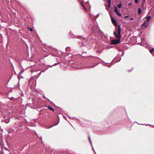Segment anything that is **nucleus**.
Masks as SVG:
<instances>
[{
    "label": "nucleus",
    "mask_w": 154,
    "mask_h": 154,
    "mask_svg": "<svg viewBox=\"0 0 154 154\" xmlns=\"http://www.w3.org/2000/svg\"><path fill=\"white\" fill-rule=\"evenodd\" d=\"M122 6V4L121 3H120L118 5L117 7L119 8H120Z\"/></svg>",
    "instance_id": "9b49d317"
},
{
    "label": "nucleus",
    "mask_w": 154,
    "mask_h": 154,
    "mask_svg": "<svg viewBox=\"0 0 154 154\" xmlns=\"http://www.w3.org/2000/svg\"><path fill=\"white\" fill-rule=\"evenodd\" d=\"M87 3H89V1H88L87 2Z\"/></svg>",
    "instance_id": "bb28decb"
},
{
    "label": "nucleus",
    "mask_w": 154,
    "mask_h": 154,
    "mask_svg": "<svg viewBox=\"0 0 154 154\" xmlns=\"http://www.w3.org/2000/svg\"><path fill=\"white\" fill-rule=\"evenodd\" d=\"M28 28L30 31H33V29L31 27H28Z\"/></svg>",
    "instance_id": "dca6fc26"
},
{
    "label": "nucleus",
    "mask_w": 154,
    "mask_h": 154,
    "mask_svg": "<svg viewBox=\"0 0 154 154\" xmlns=\"http://www.w3.org/2000/svg\"><path fill=\"white\" fill-rule=\"evenodd\" d=\"M143 0L144 1H145V0Z\"/></svg>",
    "instance_id": "c756f323"
},
{
    "label": "nucleus",
    "mask_w": 154,
    "mask_h": 154,
    "mask_svg": "<svg viewBox=\"0 0 154 154\" xmlns=\"http://www.w3.org/2000/svg\"><path fill=\"white\" fill-rule=\"evenodd\" d=\"M131 3H129V5H131Z\"/></svg>",
    "instance_id": "c85d7f7f"
},
{
    "label": "nucleus",
    "mask_w": 154,
    "mask_h": 154,
    "mask_svg": "<svg viewBox=\"0 0 154 154\" xmlns=\"http://www.w3.org/2000/svg\"><path fill=\"white\" fill-rule=\"evenodd\" d=\"M111 0H108V6L107 5L106 6V8L107 10H108L110 8V6L111 5Z\"/></svg>",
    "instance_id": "f03ea898"
},
{
    "label": "nucleus",
    "mask_w": 154,
    "mask_h": 154,
    "mask_svg": "<svg viewBox=\"0 0 154 154\" xmlns=\"http://www.w3.org/2000/svg\"><path fill=\"white\" fill-rule=\"evenodd\" d=\"M116 13L117 14V15H118L119 16H122L121 14L119 12H117Z\"/></svg>",
    "instance_id": "ddd939ff"
},
{
    "label": "nucleus",
    "mask_w": 154,
    "mask_h": 154,
    "mask_svg": "<svg viewBox=\"0 0 154 154\" xmlns=\"http://www.w3.org/2000/svg\"><path fill=\"white\" fill-rule=\"evenodd\" d=\"M91 146H92V149H93V151H94V149L93 148V147H92V145H91Z\"/></svg>",
    "instance_id": "b1692460"
},
{
    "label": "nucleus",
    "mask_w": 154,
    "mask_h": 154,
    "mask_svg": "<svg viewBox=\"0 0 154 154\" xmlns=\"http://www.w3.org/2000/svg\"><path fill=\"white\" fill-rule=\"evenodd\" d=\"M94 66H95V65H92L91 66H89L88 67H86L85 68H93V67H94Z\"/></svg>",
    "instance_id": "4468645a"
},
{
    "label": "nucleus",
    "mask_w": 154,
    "mask_h": 154,
    "mask_svg": "<svg viewBox=\"0 0 154 154\" xmlns=\"http://www.w3.org/2000/svg\"><path fill=\"white\" fill-rule=\"evenodd\" d=\"M146 19L147 21H146L147 22H149L150 21V20L151 19V17L150 16H148L147 17Z\"/></svg>",
    "instance_id": "39448f33"
},
{
    "label": "nucleus",
    "mask_w": 154,
    "mask_h": 154,
    "mask_svg": "<svg viewBox=\"0 0 154 154\" xmlns=\"http://www.w3.org/2000/svg\"><path fill=\"white\" fill-rule=\"evenodd\" d=\"M88 139H89V141L90 142V143L91 144V145H92L91 141V139L90 138V137L89 136H88Z\"/></svg>",
    "instance_id": "2eb2a0df"
},
{
    "label": "nucleus",
    "mask_w": 154,
    "mask_h": 154,
    "mask_svg": "<svg viewBox=\"0 0 154 154\" xmlns=\"http://www.w3.org/2000/svg\"><path fill=\"white\" fill-rule=\"evenodd\" d=\"M99 15V14H97V16H98Z\"/></svg>",
    "instance_id": "a878e982"
},
{
    "label": "nucleus",
    "mask_w": 154,
    "mask_h": 154,
    "mask_svg": "<svg viewBox=\"0 0 154 154\" xmlns=\"http://www.w3.org/2000/svg\"><path fill=\"white\" fill-rule=\"evenodd\" d=\"M114 8H115V9L114 10V12L115 13H116L118 12V9H117V8L115 6Z\"/></svg>",
    "instance_id": "0eeeda50"
},
{
    "label": "nucleus",
    "mask_w": 154,
    "mask_h": 154,
    "mask_svg": "<svg viewBox=\"0 0 154 154\" xmlns=\"http://www.w3.org/2000/svg\"><path fill=\"white\" fill-rule=\"evenodd\" d=\"M138 0H135V2L136 3H138Z\"/></svg>",
    "instance_id": "f3484780"
},
{
    "label": "nucleus",
    "mask_w": 154,
    "mask_h": 154,
    "mask_svg": "<svg viewBox=\"0 0 154 154\" xmlns=\"http://www.w3.org/2000/svg\"><path fill=\"white\" fill-rule=\"evenodd\" d=\"M117 32V34L116 32H114L113 34L118 39L112 40L111 42V44L115 45L119 44L120 43V38H121V26L120 25H118V30Z\"/></svg>",
    "instance_id": "f257e3e1"
},
{
    "label": "nucleus",
    "mask_w": 154,
    "mask_h": 154,
    "mask_svg": "<svg viewBox=\"0 0 154 154\" xmlns=\"http://www.w3.org/2000/svg\"><path fill=\"white\" fill-rule=\"evenodd\" d=\"M142 12V10L140 8H138V13L139 14H140Z\"/></svg>",
    "instance_id": "6e6552de"
},
{
    "label": "nucleus",
    "mask_w": 154,
    "mask_h": 154,
    "mask_svg": "<svg viewBox=\"0 0 154 154\" xmlns=\"http://www.w3.org/2000/svg\"><path fill=\"white\" fill-rule=\"evenodd\" d=\"M57 64V63H55L53 66H55V65H56Z\"/></svg>",
    "instance_id": "5701e85b"
},
{
    "label": "nucleus",
    "mask_w": 154,
    "mask_h": 154,
    "mask_svg": "<svg viewBox=\"0 0 154 154\" xmlns=\"http://www.w3.org/2000/svg\"><path fill=\"white\" fill-rule=\"evenodd\" d=\"M130 19L131 20H134V19L133 18H130Z\"/></svg>",
    "instance_id": "412c9836"
},
{
    "label": "nucleus",
    "mask_w": 154,
    "mask_h": 154,
    "mask_svg": "<svg viewBox=\"0 0 154 154\" xmlns=\"http://www.w3.org/2000/svg\"><path fill=\"white\" fill-rule=\"evenodd\" d=\"M111 20L114 26H117V23L115 19L113 17H111Z\"/></svg>",
    "instance_id": "7ed1b4c3"
},
{
    "label": "nucleus",
    "mask_w": 154,
    "mask_h": 154,
    "mask_svg": "<svg viewBox=\"0 0 154 154\" xmlns=\"http://www.w3.org/2000/svg\"><path fill=\"white\" fill-rule=\"evenodd\" d=\"M128 16H126L124 18H127L128 17Z\"/></svg>",
    "instance_id": "6ab92c4d"
},
{
    "label": "nucleus",
    "mask_w": 154,
    "mask_h": 154,
    "mask_svg": "<svg viewBox=\"0 0 154 154\" xmlns=\"http://www.w3.org/2000/svg\"><path fill=\"white\" fill-rule=\"evenodd\" d=\"M48 108L49 109L52 110V111H54V109L50 106H48Z\"/></svg>",
    "instance_id": "1a4fd4ad"
},
{
    "label": "nucleus",
    "mask_w": 154,
    "mask_h": 154,
    "mask_svg": "<svg viewBox=\"0 0 154 154\" xmlns=\"http://www.w3.org/2000/svg\"><path fill=\"white\" fill-rule=\"evenodd\" d=\"M148 26V25H145V27H146V28H147Z\"/></svg>",
    "instance_id": "4be33fe9"
},
{
    "label": "nucleus",
    "mask_w": 154,
    "mask_h": 154,
    "mask_svg": "<svg viewBox=\"0 0 154 154\" xmlns=\"http://www.w3.org/2000/svg\"><path fill=\"white\" fill-rule=\"evenodd\" d=\"M43 98L45 99H47V98L46 97L44 96H43Z\"/></svg>",
    "instance_id": "aec40b11"
},
{
    "label": "nucleus",
    "mask_w": 154,
    "mask_h": 154,
    "mask_svg": "<svg viewBox=\"0 0 154 154\" xmlns=\"http://www.w3.org/2000/svg\"><path fill=\"white\" fill-rule=\"evenodd\" d=\"M64 118L65 119H66V116H64Z\"/></svg>",
    "instance_id": "393cba45"
},
{
    "label": "nucleus",
    "mask_w": 154,
    "mask_h": 154,
    "mask_svg": "<svg viewBox=\"0 0 154 154\" xmlns=\"http://www.w3.org/2000/svg\"><path fill=\"white\" fill-rule=\"evenodd\" d=\"M121 59V58H120V60H119V61L120 60V59Z\"/></svg>",
    "instance_id": "cd10ccee"
},
{
    "label": "nucleus",
    "mask_w": 154,
    "mask_h": 154,
    "mask_svg": "<svg viewBox=\"0 0 154 154\" xmlns=\"http://www.w3.org/2000/svg\"><path fill=\"white\" fill-rule=\"evenodd\" d=\"M150 52L154 56V48H152L151 50L150 51Z\"/></svg>",
    "instance_id": "423d86ee"
},
{
    "label": "nucleus",
    "mask_w": 154,
    "mask_h": 154,
    "mask_svg": "<svg viewBox=\"0 0 154 154\" xmlns=\"http://www.w3.org/2000/svg\"><path fill=\"white\" fill-rule=\"evenodd\" d=\"M9 121H10V119H7V120H5V122L6 123H8V122H9Z\"/></svg>",
    "instance_id": "f8f14e48"
},
{
    "label": "nucleus",
    "mask_w": 154,
    "mask_h": 154,
    "mask_svg": "<svg viewBox=\"0 0 154 154\" xmlns=\"http://www.w3.org/2000/svg\"><path fill=\"white\" fill-rule=\"evenodd\" d=\"M147 22L145 20L144 21L143 23L141 25V26H145Z\"/></svg>",
    "instance_id": "9d476101"
},
{
    "label": "nucleus",
    "mask_w": 154,
    "mask_h": 154,
    "mask_svg": "<svg viewBox=\"0 0 154 154\" xmlns=\"http://www.w3.org/2000/svg\"><path fill=\"white\" fill-rule=\"evenodd\" d=\"M81 4H82V6L83 7V8H84L85 9V7H84V5H83V3H81Z\"/></svg>",
    "instance_id": "a211bd4d"
},
{
    "label": "nucleus",
    "mask_w": 154,
    "mask_h": 154,
    "mask_svg": "<svg viewBox=\"0 0 154 154\" xmlns=\"http://www.w3.org/2000/svg\"><path fill=\"white\" fill-rule=\"evenodd\" d=\"M112 64L110 63H104V64L105 66H107L108 67H110L112 65Z\"/></svg>",
    "instance_id": "20e7f679"
}]
</instances>
